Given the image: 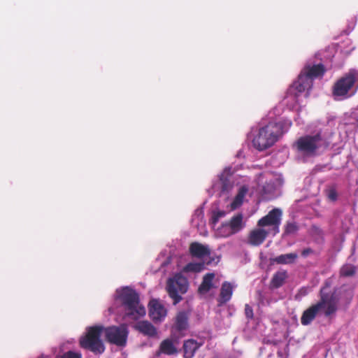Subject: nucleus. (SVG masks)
Wrapping results in <instances>:
<instances>
[{
    "label": "nucleus",
    "mask_w": 358,
    "mask_h": 358,
    "mask_svg": "<svg viewBox=\"0 0 358 358\" xmlns=\"http://www.w3.org/2000/svg\"><path fill=\"white\" fill-rule=\"evenodd\" d=\"M103 331V327L101 325L88 327L85 334L79 338L80 347L94 355L102 354L105 351V346L101 338Z\"/></svg>",
    "instance_id": "5"
},
{
    "label": "nucleus",
    "mask_w": 358,
    "mask_h": 358,
    "mask_svg": "<svg viewBox=\"0 0 358 358\" xmlns=\"http://www.w3.org/2000/svg\"><path fill=\"white\" fill-rule=\"evenodd\" d=\"M136 329L141 333L148 336H155L157 334V329L148 321H140L136 324Z\"/></svg>",
    "instance_id": "22"
},
{
    "label": "nucleus",
    "mask_w": 358,
    "mask_h": 358,
    "mask_svg": "<svg viewBox=\"0 0 358 358\" xmlns=\"http://www.w3.org/2000/svg\"><path fill=\"white\" fill-rule=\"evenodd\" d=\"M149 315L155 321H161L166 315V310L157 299H152L149 303Z\"/></svg>",
    "instance_id": "12"
},
{
    "label": "nucleus",
    "mask_w": 358,
    "mask_h": 358,
    "mask_svg": "<svg viewBox=\"0 0 358 358\" xmlns=\"http://www.w3.org/2000/svg\"><path fill=\"white\" fill-rule=\"evenodd\" d=\"M248 192V188L245 185H243L239 188L237 194L236 195L235 198L234 199L233 201L231 203V208L232 210H235L242 205L243 202V199L245 196Z\"/></svg>",
    "instance_id": "23"
},
{
    "label": "nucleus",
    "mask_w": 358,
    "mask_h": 358,
    "mask_svg": "<svg viewBox=\"0 0 358 358\" xmlns=\"http://www.w3.org/2000/svg\"><path fill=\"white\" fill-rule=\"evenodd\" d=\"M311 230L313 235L318 236L320 237L323 236V231L319 227L313 226Z\"/></svg>",
    "instance_id": "32"
},
{
    "label": "nucleus",
    "mask_w": 358,
    "mask_h": 358,
    "mask_svg": "<svg viewBox=\"0 0 358 358\" xmlns=\"http://www.w3.org/2000/svg\"><path fill=\"white\" fill-rule=\"evenodd\" d=\"M166 289L169 296L173 301V305H176L182 299L181 294L186 293L188 289L187 280L180 275H176L174 278L169 279Z\"/></svg>",
    "instance_id": "6"
},
{
    "label": "nucleus",
    "mask_w": 358,
    "mask_h": 358,
    "mask_svg": "<svg viewBox=\"0 0 358 358\" xmlns=\"http://www.w3.org/2000/svg\"><path fill=\"white\" fill-rule=\"evenodd\" d=\"M233 294V286L227 281H224L221 286L220 293L217 299L218 306H221L227 303Z\"/></svg>",
    "instance_id": "15"
},
{
    "label": "nucleus",
    "mask_w": 358,
    "mask_h": 358,
    "mask_svg": "<svg viewBox=\"0 0 358 358\" xmlns=\"http://www.w3.org/2000/svg\"><path fill=\"white\" fill-rule=\"evenodd\" d=\"M268 232L263 229L252 230L248 237V241L252 245L257 246L263 243L267 237Z\"/></svg>",
    "instance_id": "17"
},
{
    "label": "nucleus",
    "mask_w": 358,
    "mask_h": 358,
    "mask_svg": "<svg viewBox=\"0 0 358 358\" xmlns=\"http://www.w3.org/2000/svg\"><path fill=\"white\" fill-rule=\"evenodd\" d=\"M229 226L233 234L237 233L243 228V215L238 213L231 217Z\"/></svg>",
    "instance_id": "25"
},
{
    "label": "nucleus",
    "mask_w": 358,
    "mask_h": 358,
    "mask_svg": "<svg viewBox=\"0 0 358 358\" xmlns=\"http://www.w3.org/2000/svg\"><path fill=\"white\" fill-rule=\"evenodd\" d=\"M213 259H210L206 262H190L186 264L183 268V271L185 273L194 272L199 273L204 268L205 264H210Z\"/></svg>",
    "instance_id": "24"
},
{
    "label": "nucleus",
    "mask_w": 358,
    "mask_h": 358,
    "mask_svg": "<svg viewBox=\"0 0 358 358\" xmlns=\"http://www.w3.org/2000/svg\"><path fill=\"white\" fill-rule=\"evenodd\" d=\"M328 198L331 200V201H336L337 200V198H338V194L336 191V189H331L328 192Z\"/></svg>",
    "instance_id": "33"
},
{
    "label": "nucleus",
    "mask_w": 358,
    "mask_h": 358,
    "mask_svg": "<svg viewBox=\"0 0 358 358\" xmlns=\"http://www.w3.org/2000/svg\"><path fill=\"white\" fill-rule=\"evenodd\" d=\"M287 278L288 274L285 270H280L275 272L270 282V287L273 289H278L282 287Z\"/></svg>",
    "instance_id": "21"
},
{
    "label": "nucleus",
    "mask_w": 358,
    "mask_h": 358,
    "mask_svg": "<svg viewBox=\"0 0 358 358\" xmlns=\"http://www.w3.org/2000/svg\"><path fill=\"white\" fill-rule=\"evenodd\" d=\"M356 81L353 73H348L338 79L333 87V95L335 96L348 97V94L353 87Z\"/></svg>",
    "instance_id": "8"
},
{
    "label": "nucleus",
    "mask_w": 358,
    "mask_h": 358,
    "mask_svg": "<svg viewBox=\"0 0 358 358\" xmlns=\"http://www.w3.org/2000/svg\"><path fill=\"white\" fill-rule=\"evenodd\" d=\"M179 336H173L171 334V337L164 339L160 343L159 348V352L166 355H173L178 353L177 345L179 344Z\"/></svg>",
    "instance_id": "11"
},
{
    "label": "nucleus",
    "mask_w": 358,
    "mask_h": 358,
    "mask_svg": "<svg viewBox=\"0 0 358 358\" xmlns=\"http://www.w3.org/2000/svg\"><path fill=\"white\" fill-rule=\"evenodd\" d=\"M329 146V143L322 137L320 133L301 136L292 145L299 153L310 157L316 155L320 149H327Z\"/></svg>",
    "instance_id": "4"
},
{
    "label": "nucleus",
    "mask_w": 358,
    "mask_h": 358,
    "mask_svg": "<svg viewBox=\"0 0 358 358\" xmlns=\"http://www.w3.org/2000/svg\"><path fill=\"white\" fill-rule=\"evenodd\" d=\"M313 87V81L311 79L308 78L301 71L298 76V80L294 83L293 87L299 92L301 93L306 90H309Z\"/></svg>",
    "instance_id": "16"
},
{
    "label": "nucleus",
    "mask_w": 358,
    "mask_h": 358,
    "mask_svg": "<svg viewBox=\"0 0 358 358\" xmlns=\"http://www.w3.org/2000/svg\"><path fill=\"white\" fill-rule=\"evenodd\" d=\"M301 72L313 81L315 78L322 77L326 72V69L322 64H306Z\"/></svg>",
    "instance_id": "13"
},
{
    "label": "nucleus",
    "mask_w": 358,
    "mask_h": 358,
    "mask_svg": "<svg viewBox=\"0 0 358 358\" xmlns=\"http://www.w3.org/2000/svg\"><path fill=\"white\" fill-rule=\"evenodd\" d=\"M298 258V255L295 252H291L287 254L280 255L274 258L270 259V264H291L295 262L296 259Z\"/></svg>",
    "instance_id": "19"
},
{
    "label": "nucleus",
    "mask_w": 358,
    "mask_h": 358,
    "mask_svg": "<svg viewBox=\"0 0 358 358\" xmlns=\"http://www.w3.org/2000/svg\"><path fill=\"white\" fill-rule=\"evenodd\" d=\"M282 212L280 208H273L268 212L264 217L259 220L257 225L259 227H272L273 235L279 233V227L281 223Z\"/></svg>",
    "instance_id": "9"
},
{
    "label": "nucleus",
    "mask_w": 358,
    "mask_h": 358,
    "mask_svg": "<svg viewBox=\"0 0 358 358\" xmlns=\"http://www.w3.org/2000/svg\"><path fill=\"white\" fill-rule=\"evenodd\" d=\"M189 252L192 257L203 259L210 255V249L208 245H203L199 242H192L189 247Z\"/></svg>",
    "instance_id": "14"
},
{
    "label": "nucleus",
    "mask_w": 358,
    "mask_h": 358,
    "mask_svg": "<svg viewBox=\"0 0 358 358\" xmlns=\"http://www.w3.org/2000/svg\"><path fill=\"white\" fill-rule=\"evenodd\" d=\"M291 127L292 122H269L259 129L258 134L253 138L252 145L258 150H264L273 145L284 134L283 127Z\"/></svg>",
    "instance_id": "2"
},
{
    "label": "nucleus",
    "mask_w": 358,
    "mask_h": 358,
    "mask_svg": "<svg viewBox=\"0 0 358 358\" xmlns=\"http://www.w3.org/2000/svg\"><path fill=\"white\" fill-rule=\"evenodd\" d=\"M56 358H83V357L82 354L79 352L69 350L61 355H57Z\"/></svg>",
    "instance_id": "29"
},
{
    "label": "nucleus",
    "mask_w": 358,
    "mask_h": 358,
    "mask_svg": "<svg viewBox=\"0 0 358 358\" xmlns=\"http://www.w3.org/2000/svg\"><path fill=\"white\" fill-rule=\"evenodd\" d=\"M245 314L248 319L253 318V309L248 304H245Z\"/></svg>",
    "instance_id": "31"
},
{
    "label": "nucleus",
    "mask_w": 358,
    "mask_h": 358,
    "mask_svg": "<svg viewBox=\"0 0 358 358\" xmlns=\"http://www.w3.org/2000/svg\"><path fill=\"white\" fill-rule=\"evenodd\" d=\"M116 300L122 306L125 315L132 320H138L145 315V308L140 303L139 295L129 287H124L116 291Z\"/></svg>",
    "instance_id": "3"
},
{
    "label": "nucleus",
    "mask_w": 358,
    "mask_h": 358,
    "mask_svg": "<svg viewBox=\"0 0 358 358\" xmlns=\"http://www.w3.org/2000/svg\"><path fill=\"white\" fill-rule=\"evenodd\" d=\"M214 273H208L203 275L202 282L198 288L199 293L204 294L208 293L213 287V281L215 278Z\"/></svg>",
    "instance_id": "20"
},
{
    "label": "nucleus",
    "mask_w": 358,
    "mask_h": 358,
    "mask_svg": "<svg viewBox=\"0 0 358 358\" xmlns=\"http://www.w3.org/2000/svg\"><path fill=\"white\" fill-rule=\"evenodd\" d=\"M330 286L331 282L328 280L325 281L324 286L320 291V300L303 311L301 317L303 325L310 324L320 312H323L327 317L336 314L338 308L340 297L336 290L331 292L326 291Z\"/></svg>",
    "instance_id": "1"
},
{
    "label": "nucleus",
    "mask_w": 358,
    "mask_h": 358,
    "mask_svg": "<svg viewBox=\"0 0 358 358\" xmlns=\"http://www.w3.org/2000/svg\"><path fill=\"white\" fill-rule=\"evenodd\" d=\"M314 251L310 248H305L303 249L302 251H301V255L303 257H308V255H311V254H313Z\"/></svg>",
    "instance_id": "34"
},
{
    "label": "nucleus",
    "mask_w": 358,
    "mask_h": 358,
    "mask_svg": "<svg viewBox=\"0 0 358 358\" xmlns=\"http://www.w3.org/2000/svg\"><path fill=\"white\" fill-rule=\"evenodd\" d=\"M189 316L188 314L185 311L179 312L175 318L174 324L171 327V332L173 336H179L180 338L183 337L185 334V331L189 327Z\"/></svg>",
    "instance_id": "10"
},
{
    "label": "nucleus",
    "mask_w": 358,
    "mask_h": 358,
    "mask_svg": "<svg viewBox=\"0 0 358 358\" xmlns=\"http://www.w3.org/2000/svg\"><path fill=\"white\" fill-rule=\"evenodd\" d=\"M106 340L117 346L124 347L127 344L129 330L125 324L120 326H110L106 328L103 327V331Z\"/></svg>",
    "instance_id": "7"
},
{
    "label": "nucleus",
    "mask_w": 358,
    "mask_h": 358,
    "mask_svg": "<svg viewBox=\"0 0 358 358\" xmlns=\"http://www.w3.org/2000/svg\"><path fill=\"white\" fill-rule=\"evenodd\" d=\"M357 271V267L350 264H344L340 270V275L343 277L353 276Z\"/></svg>",
    "instance_id": "26"
},
{
    "label": "nucleus",
    "mask_w": 358,
    "mask_h": 358,
    "mask_svg": "<svg viewBox=\"0 0 358 358\" xmlns=\"http://www.w3.org/2000/svg\"><path fill=\"white\" fill-rule=\"evenodd\" d=\"M299 230V226L295 222H287L285 226V235L294 234Z\"/></svg>",
    "instance_id": "28"
},
{
    "label": "nucleus",
    "mask_w": 358,
    "mask_h": 358,
    "mask_svg": "<svg viewBox=\"0 0 358 358\" xmlns=\"http://www.w3.org/2000/svg\"><path fill=\"white\" fill-rule=\"evenodd\" d=\"M220 180L222 183V190L223 192L228 191L232 187V185L229 178V173L227 171L220 175Z\"/></svg>",
    "instance_id": "27"
},
{
    "label": "nucleus",
    "mask_w": 358,
    "mask_h": 358,
    "mask_svg": "<svg viewBox=\"0 0 358 358\" xmlns=\"http://www.w3.org/2000/svg\"><path fill=\"white\" fill-rule=\"evenodd\" d=\"M202 345L194 339H188L183 343L184 358H192L197 350Z\"/></svg>",
    "instance_id": "18"
},
{
    "label": "nucleus",
    "mask_w": 358,
    "mask_h": 358,
    "mask_svg": "<svg viewBox=\"0 0 358 358\" xmlns=\"http://www.w3.org/2000/svg\"><path fill=\"white\" fill-rule=\"evenodd\" d=\"M225 215V213L224 211H222V210H218V211H216V212H213V216H212V222L213 224H216L219 219L220 217H222Z\"/></svg>",
    "instance_id": "30"
},
{
    "label": "nucleus",
    "mask_w": 358,
    "mask_h": 358,
    "mask_svg": "<svg viewBox=\"0 0 358 358\" xmlns=\"http://www.w3.org/2000/svg\"><path fill=\"white\" fill-rule=\"evenodd\" d=\"M357 169H358V167H357Z\"/></svg>",
    "instance_id": "35"
}]
</instances>
